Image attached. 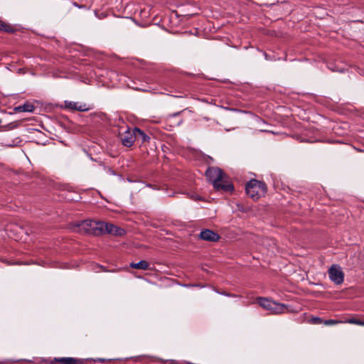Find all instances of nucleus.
<instances>
[{
    "instance_id": "1",
    "label": "nucleus",
    "mask_w": 364,
    "mask_h": 364,
    "mask_svg": "<svg viewBox=\"0 0 364 364\" xmlns=\"http://www.w3.org/2000/svg\"><path fill=\"white\" fill-rule=\"evenodd\" d=\"M73 230L82 234L93 235H100L108 233L114 236H122L125 233L124 229L112 223L92 220H85L77 222L74 225Z\"/></svg>"
},
{
    "instance_id": "2",
    "label": "nucleus",
    "mask_w": 364,
    "mask_h": 364,
    "mask_svg": "<svg viewBox=\"0 0 364 364\" xmlns=\"http://www.w3.org/2000/svg\"><path fill=\"white\" fill-rule=\"evenodd\" d=\"M257 303L263 309L269 311L271 314H279L284 313L288 308V306L281 303H277L272 299L264 297H258L257 299Z\"/></svg>"
},
{
    "instance_id": "3",
    "label": "nucleus",
    "mask_w": 364,
    "mask_h": 364,
    "mask_svg": "<svg viewBox=\"0 0 364 364\" xmlns=\"http://www.w3.org/2000/svg\"><path fill=\"white\" fill-rule=\"evenodd\" d=\"M247 194L253 200L264 196L267 191L266 183H245Z\"/></svg>"
},
{
    "instance_id": "4",
    "label": "nucleus",
    "mask_w": 364,
    "mask_h": 364,
    "mask_svg": "<svg viewBox=\"0 0 364 364\" xmlns=\"http://www.w3.org/2000/svg\"><path fill=\"white\" fill-rule=\"evenodd\" d=\"M205 176L208 182H228V176L218 167H209L205 171Z\"/></svg>"
},
{
    "instance_id": "5",
    "label": "nucleus",
    "mask_w": 364,
    "mask_h": 364,
    "mask_svg": "<svg viewBox=\"0 0 364 364\" xmlns=\"http://www.w3.org/2000/svg\"><path fill=\"white\" fill-rule=\"evenodd\" d=\"M328 277L335 284H341L344 280V273L338 265L333 264L328 269Z\"/></svg>"
},
{
    "instance_id": "6",
    "label": "nucleus",
    "mask_w": 364,
    "mask_h": 364,
    "mask_svg": "<svg viewBox=\"0 0 364 364\" xmlns=\"http://www.w3.org/2000/svg\"><path fill=\"white\" fill-rule=\"evenodd\" d=\"M45 364H85L86 360L80 358H75L71 357L64 358H54L53 360H43Z\"/></svg>"
},
{
    "instance_id": "7",
    "label": "nucleus",
    "mask_w": 364,
    "mask_h": 364,
    "mask_svg": "<svg viewBox=\"0 0 364 364\" xmlns=\"http://www.w3.org/2000/svg\"><path fill=\"white\" fill-rule=\"evenodd\" d=\"M119 137L122 144L127 147L132 146L136 141V136H134V131L131 132L129 129H127L124 133H120Z\"/></svg>"
},
{
    "instance_id": "8",
    "label": "nucleus",
    "mask_w": 364,
    "mask_h": 364,
    "mask_svg": "<svg viewBox=\"0 0 364 364\" xmlns=\"http://www.w3.org/2000/svg\"><path fill=\"white\" fill-rule=\"evenodd\" d=\"M199 237L208 242H217L220 239V235L211 230L205 229L200 232Z\"/></svg>"
},
{
    "instance_id": "9",
    "label": "nucleus",
    "mask_w": 364,
    "mask_h": 364,
    "mask_svg": "<svg viewBox=\"0 0 364 364\" xmlns=\"http://www.w3.org/2000/svg\"><path fill=\"white\" fill-rule=\"evenodd\" d=\"M213 188L215 191L225 193H232L234 191L233 183H212Z\"/></svg>"
},
{
    "instance_id": "10",
    "label": "nucleus",
    "mask_w": 364,
    "mask_h": 364,
    "mask_svg": "<svg viewBox=\"0 0 364 364\" xmlns=\"http://www.w3.org/2000/svg\"><path fill=\"white\" fill-rule=\"evenodd\" d=\"M65 108L79 112H85L88 109L85 104L78 105L77 102L71 101H65Z\"/></svg>"
},
{
    "instance_id": "11",
    "label": "nucleus",
    "mask_w": 364,
    "mask_h": 364,
    "mask_svg": "<svg viewBox=\"0 0 364 364\" xmlns=\"http://www.w3.org/2000/svg\"><path fill=\"white\" fill-rule=\"evenodd\" d=\"M134 134L136 136V140H141L142 142L146 141L149 137L140 129L134 128Z\"/></svg>"
},
{
    "instance_id": "12",
    "label": "nucleus",
    "mask_w": 364,
    "mask_h": 364,
    "mask_svg": "<svg viewBox=\"0 0 364 364\" xmlns=\"http://www.w3.org/2000/svg\"><path fill=\"white\" fill-rule=\"evenodd\" d=\"M130 267L134 269L146 270L149 269V264L145 260H141L137 263L132 262Z\"/></svg>"
},
{
    "instance_id": "13",
    "label": "nucleus",
    "mask_w": 364,
    "mask_h": 364,
    "mask_svg": "<svg viewBox=\"0 0 364 364\" xmlns=\"http://www.w3.org/2000/svg\"><path fill=\"white\" fill-rule=\"evenodd\" d=\"M35 109V107L30 103H25L22 105L18 106L15 108L16 112H33Z\"/></svg>"
},
{
    "instance_id": "14",
    "label": "nucleus",
    "mask_w": 364,
    "mask_h": 364,
    "mask_svg": "<svg viewBox=\"0 0 364 364\" xmlns=\"http://www.w3.org/2000/svg\"><path fill=\"white\" fill-rule=\"evenodd\" d=\"M0 31H4L6 33H13L14 31V29L12 28V26L1 20H0Z\"/></svg>"
},
{
    "instance_id": "15",
    "label": "nucleus",
    "mask_w": 364,
    "mask_h": 364,
    "mask_svg": "<svg viewBox=\"0 0 364 364\" xmlns=\"http://www.w3.org/2000/svg\"><path fill=\"white\" fill-rule=\"evenodd\" d=\"M163 186H161V183H146V186L147 187H149V188H153L154 190H160V189H164L167 188V183H162Z\"/></svg>"
},
{
    "instance_id": "16",
    "label": "nucleus",
    "mask_w": 364,
    "mask_h": 364,
    "mask_svg": "<svg viewBox=\"0 0 364 364\" xmlns=\"http://www.w3.org/2000/svg\"><path fill=\"white\" fill-rule=\"evenodd\" d=\"M347 322L349 323L364 326V319H360V318H349Z\"/></svg>"
},
{
    "instance_id": "17",
    "label": "nucleus",
    "mask_w": 364,
    "mask_h": 364,
    "mask_svg": "<svg viewBox=\"0 0 364 364\" xmlns=\"http://www.w3.org/2000/svg\"><path fill=\"white\" fill-rule=\"evenodd\" d=\"M255 173H249L248 176L245 177L243 182H262L260 180L256 179L254 178Z\"/></svg>"
},
{
    "instance_id": "18",
    "label": "nucleus",
    "mask_w": 364,
    "mask_h": 364,
    "mask_svg": "<svg viewBox=\"0 0 364 364\" xmlns=\"http://www.w3.org/2000/svg\"><path fill=\"white\" fill-rule=\"evenodd\" d=\"M311 321L314 324H320L323 323V320L319 317H314L311 318Z\"/></svg>"
},
{
    "instance_id": "19",
    "label": "nucleus",
    "mask_w": 364,
    "mask_h": 364,
    "mask_svg": "<svg viewBox=\"0 0 364 364\" xmlns=\"http://www.w3.org/2000/svg\"><path fill=\"white\" fill-rule=\"evenodd\" d=\"M163 364H181V363L176 360H163Z\"/></svg>"
},
{
    "instance_id": "20",
    "label": "nucleus",
    "mask_w": 364,
    "mask_h": 364,
    "mask_svg": "<svg viewBox=\"0 0 364 364\" xmlns=\"http://www.w3.org/2000/svg\"><path fill=\"white\" fill-rule=\"evenodd\" d=\"M215 291L220 294H222V295H224V296H230V297H235L236 296L235 294H230V293H228L226 291H219L218 290H215Z\"/></svg>"
},
{
    "instance_id": "21",
    "label": "nucleus",
    "mask_w": 364,
    "mask_h": 364,
    "mask_svg": "<svg viewBox=\"0 0 364 364\" xmlns=\"http://www.w3.org/2000/svg\"><path fill=\"white\" fill-rule=\"evenodd\" d=\"M323 323L325 325H332V324H335V323H338V321L336 320L329 319V320L324 321Z\"/></svg>"
},
{
    "instance_id": "22",
    "label": "nucleus",
    "mask_w": 364,
    "mask_h": 364,
    "mask_svg": "<svg viewBox=\"0 0 364 364\" xmlns=\"http://www.w3.org/2000/svg\"><path fill=\"white\" fill-rule=\"evenodd\" d=\"M92 360L94 362H99V363H107V362L109 361V360L105 359V358H97V359H92Z\"/></svg>"
},
{
    "instance_id": "23",
    "label": "nucleus",
    "mask_w": 364,
    "mask_h": 364,
    "mask_svg": "<svg viewBox=\"0 0 364 364\" xmlns=\"http://www.w3.org/2000/svg\"><path fill=\"white\" fill-rule=\"evenodd\" d=\"M100 268H101L103 271H106L105 269L102 266H99Z\"/></svg>"
},
{
    "instance_id": "24",
    "label": "nucleus",
    "mask_w": 364,
    "mask_h": 364,
    "mask_svg": "<svg viewBox=\"0 0 364 364\" xmlns=\"http://www.w3.org/2000/svg\"><path fill=\"white\" fill-rule=\"evenodd\" d=\"M109 171H110V173H114V171H113L109 170Z\"/></svg>"
},
{
    "instance_id": "25",
    "label": "nucleus",
    "mask_w": 364,
    "mask_h": 364,
    "mask_svg": "<svg viewBox=\"0 0 364 364\" xmlns=\"http://www.w3.org/2000/svg\"><path fill=\"white\" fill-rule=\"evenodd\" d=\"M130 183L136 182V181H129Z\"/></svg>"
},
{
    "instance_id": "26",
    "label": "nucleus",
    "mask_w": 364,
    "mask_h": 364,
    "mask_svg": "<svg viewBox=\"0 0 364 364\" xmlns=\"http://www.w3.org/2000/svg\"><path fill=\"white\" fill-rule=\"evenodd\" d=\"M1 123V120L0 119V124Z\"/></svg>"
}]
</instances>
